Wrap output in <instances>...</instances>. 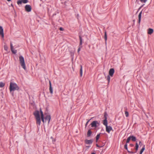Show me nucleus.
Masks as SVG:
<instances>
[{"label": "nucleus", "mask_w": 154, "mask_h": 154, "mask_svg": "<svg viewBox=\"0 0 154 154\" xmlns=\"http://www.w3.org/2000/svg\"><path fill=\"white\" fill-rule=\"evenodd\" d=\"M56 14H54L53 15V16H54V15H56Z\"/></svg>", "instance_id": "obj_42"}, {"label": "nucleus", "mask_w": 154, "mask_h": 154, "mask_svg": "<svg viewBox=\"0 0 154 154\" xmlns=\"http://www.w3.org/2000/svg\"><path fill=\"white\" fill-rule=\"evenodd\" d=\"M28 2V0H18L17 2V3L18 5H21L22 3L26 4Z\"/></svg>", "instance_id": "obj_8"}, {"label": "nucleus", "mask_w": 154, "mask_h": 154, "mask_svg": "<svg viewBox=\"0 0 154 154\" xmlns=\"http://www.w3.org/2000/svg\"><path fill=\"white\" fill-rule=\"evenodd\" d=\"M96 146L97 147H101L102 146H100L97 144H96Z\"/></svg>", "instance_id": "obj_38"}, {"label": "nucleus", "mask_w": 154, "mask_h": 154, "mask_svg": "<svg viewBox=\"0 0 154 154\" xmlns=\"http://www.w3.org/2000/svg\"><path fill=\"white\" fill-rule=\"evenodd\" d=\"M0 35L2 38L4 37V34L3 32V29L2 27L1 26H0Z\"/></svg>", "instance_id": "obj_15"}, {"label": "nucleus", "mask_w": 154, "mask_h": 154, "mask_svg": "<svg viewBox=\"0 0 154 154\" xmlns=\"http://www.w3.org/2000/svg\"><path fill=\"white\" fill-rule=\"evenodd\" d=\"M139 147V145L137 143H136L135 144V150H138V148Z\"/></svg>", "instance_id": "obj_26"}, {"label": "nucleus", "mask_w": 154, "mask_h": 154, "mask_svg": "<svg viewBox=\"0 0 154 154\" xmlns=\"http://www.w3.org/2000/svg\"><path fill=\"white\" fill-rule=\"evenodd\" d=\"M92 132L91 131V129H89L87 133V137H90L91 135Z\"/></svg>", "instance_id": "obj_20"}, {"label": "nucleus", "mask_w": 154, "mask_h": 154, "mask_svg": "<svg viewBox=\"0 0 154 154\" xmlns=\"http://www.w3.org/2000/svg\"><path fill=\"white\" fill-rule=\"evenodd\" d=\"M40 111L41 113V119L43 123H44V117L43 112L41 108L40 109Z\"/></svg>", "instance_id": "obj_12"}, {"label": "nucleus", "mask_w": 154, "mask_h": 154, "mask_svg": "<svg viewBox=\"0 0 154 154\" xmlns=\"http://www.w3.org/2000/svg\"><path fill=\"white\" fill-rule=\"evenodd\" d=\"M110 75H108L107 76V80L108 82V84H109L110 82Z\"/></svg>", "instance_id": "obj_27"}, {"label": "nucleus", "mask_w": 154, "mask_h": 154, "mask_svg": "<svg viewBox=\"0 0 154 154\" xmlns=\"http://www.w3.org/2000/svg\"><path fill=\"white\" fill-rule=\"evenodd\" d=\"M59 29L60 31H63L64 30V29L62 27L60 28Z\"/></svg>", "instance_id": "obj_35"}, {"label": "nucleus", "mask_w": 154, "mask_h": 154, "mask_svg": "<svg viewBox=\"0 0 154 154\" xmlns=\"http://www.w3.org/2000/svg\"><path fill=\"white\" fill-rule=\"evenodd\" d=\"M4 49L5 50L7 51L8 49V47H7V45H5L4 46Z\"/></svg>", "instance_id": "obj_31"}, {"label": "nucleus", "mask_w": 154, "mask_h": 154, "mask_svg": "<svg viewBox=\"0 0 154 154\" xmlns=\"http://www.w3.org/2000/svg\"><path fill=\"white\" fill-rule=\"evenodd\" d=\"M91 154H95V153L93 152V153H92Z\"/></svg>", "instance_id": "obj_43"}, {"label": "nucleus", "mask_w": 154, "mask_h": 154, "mask_svg": "<svg viewBox=\"0 0 154 154\" xmlns=\"http://www.w3.org/2000/svg\"><path fill=\"white\" fill-rule=\"evenodd\" d=\"M19 61L20 64L22 67L25 70L26 69L24 57L22 56L19 57Z\"/></svg>", "instance_id": "obj_3"}, {"label": "nucleus", "mask_w": 154, "mask_h": 154, "mask_svg": "<svg viewBox=\"0 0 154 154\" xmlns=\"http://www.w3.org/2000/svg\"><path fill=\"white\" fill-rule=\"evenodd\" d=\"M142 11L138 15V23L140 24V22L141 20V15L142 14Z\"/></svg>", "instance_id": "obj_17"}, {"label": "nucleus", "mask_w": 154, "mask_h": 154, "mask_svg": "<svg viewBox=\"0 0 154 154\" xmlns=\"http://www.w3.org/2000/svg\"><path fill=\"white\" fill-rule=\"evenodd\" d=\"M33 115L35 117L36 120V124L38 126H40L41 125V119L39 115V111L36 110L33 113Z\"/></svg>", "instance_id": "obj_1"}, {"label": "nucleus", "mask_w": 154, "mask_h": 154, "mask_svg": "<svg viewBox=\"0 0 154 154\" xmlns=\"http://www.w3.org/2000/svg\"><path fill=\"white\" fill-rule=\"evenodd\" d=\"M100 133L99 134H98L96 136V142H97L99 139V138L100 137Z\"/></svg>", "instance_id": "obj_24"}, {"label": "nucleus", "mask_w": 154, "mask_h": 154, "mask_svg": "<svg viewBox=\"0 0 154 154\" xmlns=\"http://www.w3.org/2000/svg\"><path fill=\"white\" fill-rule=\"evenodd\" d=\"M139 144L140 146H141L143 145L142 143L141 142V141H139Z\"/></svg>", "instance_id": "obj_34"}, {"label": "nucleus", "mask_w": 154, "mask_h": 154, "mask_svg": "<svg viewBox=\"0 0 154 154\" xmlns=\"http://www.w3.org/2000/svg\"><path fill=\"white\" fill-rule=\"evenodd\" d=\"M91 119H89V120H88V121L86 122L85 125V128H86L89 122V121Z\"/></svg>", "instance_id": "obj_32"}, {"label": "nucleus", "mask_w": 154, "mask_h": 154, "mask_svg": "<svg viewBox=\"0 0 154 154\" xmlns=\"http://www.w3.org/2000/svg\"><path fill=\"white\" fill-rule=\"evenodd\" d=\"M11 46V49L12 53L14 54H16L17 53V51L16 50H14L13 48V46L12 43L11 42L10 43Z\"/></svg>", "instance_id": "obj_13"}, {"label": "nucleus", "mask_w": 154, "mask_h": 154, "mask_svg": "<svg viewBox=\"0 0 154 154\" xmlns=\"http://www.w3.org/2000/svg\"><path fill=\"white\" fill-rule=\"evenodd\" d=\"M51 119V116L49 115H47L44 118V123L46 122L47 121L48 122V124L49 123Z\"/></svg>", "instance_id": "obj_6"}, {"label": "nucleus", "mask_w": 154, "mask_h": 154, "mask_svg": "<svg viewBox=\"0 0 154 154\" xmlns=\"http://www.w3.org/2000/svg\"><path fill=\"white\" fill-rule=\"evenodd\" d=\"M19 89V87L15 83L12 82L10 83L9 90L10 92L16 90L18 91Z\"/></svg>", "instance_id": "obj_2"}, {"label": "nucleus", "mask_w": 154, "mask_h": 154, "mask_svg": "<svg viewBox=\"0 0 154 154\" xmlns=\"http://www.w3.org/2000/svg\"><path fill=\"white\" fill-rule=\"evenodd\" d=\"M115 72L114 69L113 68H111L109 71V75L111 77H112Z\"/></svg>", "instance_id": "obj_11"}, {"label": "nucleus", "mask_w": 154, "mask_h": 154, "mask_svg": "<svg viewBox=\"0 0 154 154\" xmlns=\"http://www.w3.org/2000/svg\"><path fill=\"white\" fill-rule=\"evenodd\" d=\"M130 136L131 139L132 141H135L136 140H137L135 136H134L133 135H131V136Z\"/></svg>", "instance_id": "obj_21"}, {"label": "nucleus", "mask_w": 154, "mask_h": 154, "mask_svg": "<svg viewBox=\"0 0 154 154\" xmlns=\"http://www.w3.org/2000/svg\"><path fill=\"white\" fill-rule=\"evenodd\" d=\"M93 141V140L92 139H91L90 140H88L87 139H86L85 140V143L86 144H90L92 143Z\"/></svg>", "instance_id": "obj_14"}, {"label": "nucleus", "mask_w": 154, "mask_h": 154, "mask_svg": "<svg viewBox=\"0 0 154 154\" xmlns=\"http://www.w3.org/2000/svg\"><path fill=\"white\" fill-rule=\"evenodd\" d=\"M11 0H7V1L8 2L11 1Z\"/></svg>", "instance_id": "obj_40"}, {"label": "nucleus", "mask_w": 154, "mask_h": 154, "mask_svg": "<svg viewBox=\"0 0 154 154\" xmlns=\"http://www.w3.org/2000/svg\"><path fill=\"white\" fill-rule=\"evenodd\" d=\"M104 119L103 120V124L107 123V116H108V114L106 112H104Z\"/></svg>", "instance_id": "obj_10"}, {"label": "nucleus", "mask_w": 154, "mask_h": 154, "mask_svg": "<svg viewBox=\"0 0 154 154\" xmlns=\"http://www.w3.org/2000/svg\"><path fill=\"white\" fill-rule=\"evenodd\" d=\"M125 116L126 117H128L129 116V113L127 111H125Z\"/></svg>", "instance_id": "obj_30"}, {"label": "nucleus", "mask_w": 154, "mask_h": 154, "mask_svg": "<svg viewBox=\"0 0 154 154\" xmlns=\"http://www.w3.org/2000/svg\"><path fill=\"white\" fill-rule=\"evenodd\" d=\"M137 150H135V152L132 151V152H133V153H132V154H133L134 153H136L137 152Z\"/></svg>", "instance_id": "obj_36"}, {"label": "nucleus", "mask_w": 154, "mask_h": 154, "mask_svg": "<svg viewBox=\"0 0 154 154\" xmlns=\"http://www.w3.org/2000/svg\"><path fill=\"white\" fill-rule=\"evenodd\" d=\"M97 124H99L98 122L97 121H94L91 124V125L92 127L96 128L97 127Z\"/></svg>", "instance_id": "obj_9"}, {"label": "nucleus", "mask_w": 154, "mask_h": 154, "mask_svg": "<svg viewBox=\"0 0 154 154\" xmlns=\"http://www.w3.org/2000/svg\"><path fill=\"white\" fill-rule=\"evenodd\" d=\"M153 29L151 28H149L148 30V34L149 35H151L153 33Z\"/></svg>", "instance_id": "obj_19"}, {"label": "nucleus", "mask_w": 154, "mask_h": 154, "mask_svg": "<svg viewBox=\"0 0 154 154\" xmlns=\"http://www.w3.org/2000/svg\"><path fill=\"white\" fill-rule=\"evenodd\" d=\"M145 145H143V146L142 148L141 149L139 154H142V153L143 152V151L145 150Z\"/></svg>", "instance_id": "obj_22"}, {"label": "nucleus", "mask_w": 154, "mask_h": 154, "mask_svg": "<svg viewBox=\"0 0 154 154\" xmlns=\"http://www.w3.org/2000/svg\"><path fill=\"white\" fill-rule=\"evenodd\" d=\"M80 76L82 77V65H80Z\"/></svg>", "instance_id": "obj_25"}, {"label": "nucleus", "mask_w": 154, "mask_h": 154, "mask_svg": "<svg viewBox=\"0 0 154 154\" xmlns=\"http://www.w3.org/2000/svg\"><path fill=\"white\" fill-rule=\"evenodd\" d=\"M25 8L26 11L27 12H30L32 10L31 6L28 5H25Z\"/></svg>", "instance_id": "obj_7"}, {"label": "nucleus", "mask_w": 154, "mask_h": 154, "mask_svg": "<svg viewBox=\"0 0 154 154\" xmlns=\"http://www.w3.org/2000/svg\"><path fill=\"white\" fill-rule=\"evenodd\" d=\"M5 85V84L2 82H0V88H2Z\"/></svg>", "instance_id": "obj_28"}, {"label": "nucleus", "mask_w": 154, "mask_h": 154, "mask_svg": "<svg viewBox=\"0 0 154 154\" xmlns=\"http://www.w3.org/2000/svg\"><path fill=\"white\" fill-rule=\"evenodd\" d=\"M104 39L105 40L106 44V41H107V35L106 32V31H105L104 32Z\"/></svg>", "instance_id": "obj_23"}, {"label": "nucleus", "mask_w": 154, "mask_h": 154, "mask_svg": "<svg viewBox=\"0 0 154 154\" xmlns=\"http://www.w3.org/2000/svg\"><path fill=\"white\" fill-rule=\"evenodd\" d=\"M49 84L50 92L51 94H52L53 93V88L52 87L51 82L50 81H49Z\"/></svg>", "instance_id": "obj_16"}, {"label": "nucleus", "mask_w": 154, "mask_h": 154, "mask_svg": "<svg viewBox=\"0 0 154 154\" xmlns=\"http://www.w3.org/2000/svg\"><path fill=\"white\" fill-rule=\"evenodd\" d=\"M127 146H128L127 143H126L125 144V145H124V148L129 153H133V152H132V151H130L128 150Z\"/></svg>", "instance_id": "obj_18"}, {"label": "nucleus", "mask_w": 154, "mask_h": 154, "mask_svg": "<svg viewBox=\"0 0 154 154\" xmlns=\"http://www.w3.org/2000/svg\"><path fill=\"white\" fill-rule=\"evenodd\" d=\"M136 0L137 1V0ZM140 1L141 2L145 3L146 2L147 0H140Z\"/></svg>", "instance_id": "obj_33"}, {"label": "nucleus", "mask_w": 154, "mask_h": 154, "mask_svg": "<svg viewBox=\"0 0 154 154\" xmlns=\"http://www.w3.org/2000/svg\"><path fill=\"white\" fill-rule=\"evenodd\" d=\"M79 38L80 40V43L79 45V48L78 49V52H79V51H80L81 48L82 47V38L80 35L79 36Z\"/></svg>", "instance_id": "obj_5"}, {"label": "nucleus", "mask_w": 154, "mask_h": 154, "mask_svg": "<svg viewBox=\"0 0 154 154\" xmlns=\"http://www.w3.org/2000/svg\"><path fill=\"white\" fill-rule=\"evenodd\" d=\"M133 21L134 22V21H135V20H133Z\"/></svg>", "instance_id": "obj_44"}, {"label": "nucleus", "mask_w": 154, "mask_h": 154, "mask_svg": "<svg viewBox=\"0 0 154 154\" xmlns=\"http://www.w3.org/2000/svg\"><path fill=\"white\" fill-rule=\"evenodd\" d=\"M131 140V139L130 136L127 139L126 142V143H129Z\"/></svg>", "instance_id": "obj_29"}, {"label": "nucleus", "mask_w": 154, "mask_h": 154, "mask_svg": "<svg viewBox=\"0 0 154 154\" xmlns=\"http://www.w3.org/2000/svg\"><path fill=\"white\" fill-rule=\"evenodd\" d=\"M130 146L131 147H133L134 146V145L133 144H132V143H131L130 144Z\"/></svg>", "instance_id": "obj_37"}, {"label": "nucleus", "mask_w": 154, "mask_h": 154, "mask_svg": "<svg viewBox=\"0 0 154 154\" xmlns=\"http://www.w3.org/2000/svg\"><path fill=\"white\" fill-rule=\"evenodd\" d=\"M142 5L139 8V9H138V10L140 9L141 8H142V7L143 6V5Z\"/></svg>", "instance_id": "obj_39"}, {"label": "nucleus", "mask_w": 154, "mask_h": 154, "mask_svg": "<svg viewBox=\"0 0 154 154\" xmlns=\"http://www.w3.org/2000/svg\"><path fill=\"white\" fill-rule=\"evenodd\" d=\"M11 6L12 7H13V4H11Z\"/></svg>", "instance_id": "obj_41"}, {"label": "nucleus", "mask_w": 154, "mask_h": 154, "mask_svg": "<svg viewBox=\"0 0 154 154\" xmlns=\"http://www.w3.org/2000/svg\"><path fill=\"white\" fill-rule=\"evenodd\" d=\"M108 123H103V124L106 126V131L108 133H109L112 130V127L110 126H108Z\"/></svg>", "instance_id": "obj_4"}]
</instances>
